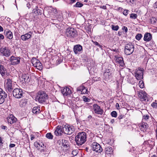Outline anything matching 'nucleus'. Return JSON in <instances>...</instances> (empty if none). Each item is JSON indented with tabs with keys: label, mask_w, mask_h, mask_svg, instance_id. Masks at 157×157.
I'll list each match as a JSON object with an SVG mask.
<instances>
[{
	"label": "nucleus",
	"mask_w": 157,
	"mask_h": 157,
	"mask_svg": "<svg viewBox=\"0 0 157 157\" xmlns=\"http://www.w3.org/2000/svg\"><path fill=\"white\" fill-rule=\"evenodd\" d=\"M7 73V70L5 66L2 65V63L0 65V73L2 76L5 75V74Z\"/></svg>",
	"instance_id": "aec40b11"
},
{
	"label": "nucleus",
	"mask_w": 157,
	"mask_h": 157,
	"mask_svg": "<svg viewBox=\"0 0 157 157\" xmlns=\"http://www.w3.org/2000/svg\"><path fill=\"white\" fill-rule=\"evenodd\" d=\"M66 35L69 37L74 38L77 35V33L75 29L74 28H69L67 29Z\"/></svg>",
	"instance_id": "423d86ee"
},
{
	"label": "nucleus",
	"mask_w": 157,
	"mask_h": 157,
	"mask_svg": "<svg viewBox=\"0 0 157 157\" xmlns=\"http://www.w3.org/2000/svg\"><path fill=\"white\" fill-rule=\"evenodd\" d=\"M83 100L84 101L86 102H89L90 101V99L85 96L83 97Z\"/></svg>",
	"instance_id": "c03bdc74"
},
{
	"label": "nucleus",
	"mask_w": 157,
	"mask_h": 157,
	"mask_svg": "<svg viewBox=\"0 0 157 157\" xmlns=\"http://www.w3.org/2000/svg\"><path fill=\"white\" fill-rule=\"evenodd\" d=\"M83 6V4L79 2H78L76 3V4L75 5H74V6L77 7H81L82 6Z\"/></svg>",
	"instance_id": "c9c22d12"
},
{
	"label": "nucleus",
	"mask_w": 157,
	"mask_h": 157,
	"mask_svg": "<svg viewBox=\"0 0 157 157\" xmlns=\"http://www.w3.org/2000/svg\"><path fill=\"white\" fill-rule=\"evenodd\" d=\"M21 78L22 81H24L25 82L27 83L29 82L30 80L29 75L25 74H22Z\"/></svg>",
	"instance_id": "b1692460"
},
{
	"label": "nucleus",
	"mask_w": 157,
	"mask_h": 157,
	"mask_svg": "<svg viewBox=\"0 0 157 157\" xmlns=\"http://www.w3.org/2000/svg\"><path fill=\"white\" fill-rule=\"evenodd\" d=\"M128 10H124L123 12V14L125 15V16H126L127 15V14H128Z\"/></svg>",
	"instance_id": "de8ad7c7"
},
{
	"label": "nucleus",
	"mask_w": 157,
	"mask_h": 157,
	"mask_svg": "<svg viewBox=\"0 0 157 157\" xmlns=\"http://www.w3.org/2000/svg\"><path fill=\"white\" fill-rule=\"evenodd\" d=\"M129 1L130 3H133L135 1V0H129Z\"/></svg>",
	"instance_id": "bf43d9fd"
},
{
	"label": "nucleus",
	"mask_w": 157,
	"mask_h": 157,
	"mask_svg": "<svg viewBox=\"0 0 157 157\" xmlns=\"http://www.w3.org/2000/svg\"><path fill=\"white\" fill-rule=\"evenodd\" d=\"M116 61L120 64V65L121 67H124L125 65L123 61V58L122 57H118L116 58Z\"/></svg>",
	"instance_id": "cd10ccee"
},
{
	"label": "nucleus",
	"mask_w": 157,
	"mask_h": 157,
	"mask_svg": "<svg viewBox=\"0 0 157 157\" xmlns=\"http://www.w3.org/2000/svg\"><path fill=\"white\" fill-rule=\"evenodd\" d=\"M112 29L113 30L115 31H117L119 29V26L118 25H116L115 26L114 25H111Z\"/></svg>",
	"instance_id": "4c0bfd02"
},
{
	"label": "nucleus",
	"mask_w": 157,
	"mask_h": 157,
	"mask_svg": "<svg viewBox=\"0 0 157 157\" xmlns=\"http://www.w3.org/2000/svg\"><path fill=\"white\" fill-rule=\"evenodd\" d=\"M72 3H74L76 2V0H70Z\"/></svg>",
	"instance_id": "e2e57ef3"
},
{
	"label": "nucleus",
	"mask_w": 157,
	"mask_h": 157,
	"mask_svg": "<svg viewBox=\"0 0 157 157\" xmlns=\"http://www.w3.org/2000/svg\"><path fill=\"white\" fill-rule=\"evenodd\" d=\"M10 60L11 61V64L13 65L18 64L20 62V58L13 56L10 57Z\"/></svg>",
	"instance_id": "2eb2a0df"
},
{
	"label": "nucleus",
	"mask_w": 157,
	"mask_h": 157,
	"mask_svg": "<svg viewBox=\"0 0 157 157\" xmlns=\"http://www.w3.org/2000/svg\"><path fill=\"white\" fill-rule=\"evenodd\" d=\"M143 72L144 70L140 68H139L136 71L135 73V76L137 80H140L143 78Z\"/></svg>",
	"instance_id": "9b49d317"
},
{
	"label": "nucleus",
	"mask_w": 157,
	"mask_h": 157,
	"mask_svg": "<svg viewBox=\"0 0 157 157\" xmlns=\"http://www.w3.org/2000/svg\"><path fill=\"white\" fill-rule=\"evenodd\" d=\"M31 140H33L34 138L35 137L33 135H31Z\"/></svg>",
	"instance_id": "4d7b16f0"
},
{
	"label": "nucleus",
	"mask_w": 157,
	"mask_h": 157,
	"mask_svg": "<svg viewBox=\"0 0 157 157\" xmlns=\"http://www.w3.org/2000/svg\"><path fill=\"white\" fill-rule=\"evenodd\" d=\"M34 146L38 149H40V147H42L44 146V144L42 142H36L34 143Z\"/></svg>",
	"instance_id": "c756f323"
},
{
	"label": "nucleus",
	"mask_w": 157,
	"mask_h": 157,
	"mask_svg": "<svg viewBox=\"0 0 157 157\" xmlns=\"http://www.w3.org/2000/svg\"><path fill=\"white\" fill-rule=\"evenodd\" d=\"M63 139L59 140L58 141V143L62 146Z\"/></svg>",
	"instance_id": "49530a36"
},
{
	"label": "nucleus",
	"mask_w": 157,
	"mask_h": 157,
	"mask_svg": "<svg viewBox=\"0 0 157 157\" xmlns=\"http://www.w3.org/2000/svg\"><path fill=\"white\" fill-rule=\"evenodd\" d=\"M62 93L64 96H67L69 95H70L71 91L70 89L68 87H66L63 88L61 90Z\"/></svg>",
	"instance_id": "dca6fc26"
},
{
	"label": "nucleus",
	"mask_w": 157,
	"mask_h": 157,
	"mask_svg": "<svg viewBox=\"0 0 157 157\" xmlns=\"http://www.w3.org/2000/svg\"><path fill=\"white\" fill-rule=\"evenodd\" d=\"M53 136L51 133H48L46 134V137L49 139H52Z\"/></svg>",
	"instance_id": "f704fd0d"
},
{
	"label": "nucleus",
	"mask_w": 157,
	"mask_h": 157,
	"mask_svg": "<svg viewBox=\"0 0 157 157\" xmlns=\"http://www.w3.org/2000/svg\"><path fill=\"white\" fill-rule=\"evenodd\" d=\"M62 128L61 126H58L55 132V133L56 136L61 135L63 133Z\"/></svg>",
	"instance_id": "4be33fe9"
},
{
	"label": "nucleus",
	"mask_w": 157,
	"mask_h": 157,
	"mask_svg": "<svg viewBox=\"0 0 157 157\" xmlns=\"http://www.w3.org/2000/svg\"><path fill=\"white\" fill-rule=\"evenodd\" d=\"M5 88L7 92L11 93L13 89V86L12 85V81L9 78H7L5 83Z\"/></svg>",
	"instance_id": "39448f33"
},
{
	"label": "nucleus",
	"mask_w": 157,
	"mask_h": 157,
	"mask_svg": "<svg viewBox=\"0 0 157 157\" xmlns=\"http://www.w3.org/2000/svg\"><path fill=\"white\" fill-rule=\"evenodd\" d=\"M152 38L151 35L150 33H146L144 35V40L145 41H149Z\"/></svg>",
	"instance_id": "393cba45"
},
{
	"label": "nucleus",
	"mask_w": 157,
	"mask_h": 157,
	"mask_svg": "<svg viewBox=\"0 0 157 157\" xmlns=\"http://www.w3.org/2000/svg\"><path fill=\"white\" fill-rule=\"evenodd\" d=\"M0 52L3 56L6 57H9L11 54L10 50L8 48L2 47L0 49Z\"/></svg>",
	"instance_id": "1a4fd4ad"
},
{
	"label": "nucleus",
	"mask_w": 157,
	"mask_h": 157,
	"mask_svg": "<svg viewBox=\"0 0 157 157\" xmlns=\"http://www.w3.org/2000/svg\"><path fill=\"white\" fill-rule=\"evenodd\" d=\"M139 86L140 88H143L144 87V84L143 82L140 81L139 82Z\"/></svg>",
	"instance_id": "ea45409f"
},
{
	"label": "nucleus",
	"mask_w": 157,
	"mask_h": 157,
	"mask_svg": "<svg viewBox=\"0 0 157 157\" xmlns=\"http://www.w3.org/2000/svg\"><path fill=\"white\" fill-rule=\"evenodd\" d=\"M78 91H81V93L82 94L87 93V89L84 86H82L78 87L77 88Z\"/></svg>",
	"instance_id": "bb28decb"
},
{
	"label": "nucleus",
	"mask_w": 157,
	"mask_h": 157,
	"mask_svg": "<svg viewBox=\"0 0 157 157\" xmlns=\"http://www.w3.org/2000/svg\"><path fill=\"white\" fill-rule=\"evenodd\" d=\"M151 105L152 107H153L154 108H156L157 107V102L155 103V102H153L151 104Z\"/></svg>",
	"instance_id": "a18cd8bd"
},
{
	"label": "nucleus",
	"mask_w": 157,
	"mask_h": 157,
	"mask_svg": "<svg viewBox=\"0 0 157 157\" xmlns=\"http://www.w3.org/2000/svg\"><path fill=\"white\" fill-rule=\"evenodd\" d=\"M114 122V119H112L111 121V122L112 124Z\"/></svg>",
	"instance_id": "0e129e2a"
},
{
	"label": "nucleus",
	"mask_w": 157,
	"mask_h": 157,
	"mask_svg": "<svg viewBox=\"0 0 157 157\" xmlns=\"http://www.w3.org/2000/svg\"><path fill=\"white\" fill-rule=\"evenodd\" d=\"M124 117V115L121 114V115L118 116V118L120 120L121 119H122Z\"/></svg>",
	"instance_id": "8fccbe9b"
},
{
	"label": "nucleus",
	"mask_w": 157,
	"mask_h": 157,
	"mask_svg": "<svg viewBox=\"0 0 157 157\" xmlns=\"http://www.w3.org/2000/svg\"><path fill=\"white\" fill-rule=\"evenodd\" d=\"M82 47L80 44H77L74 46L73 51L75 54H79L82 52Z\"/></svg>",
	"instance_id": "4468645a"
},
{
	"label": "nucleus",
	"mask_w": 157,
	"mask_h": 157,
	"mask_svg": "<svg viewBox=\"0 0 157 157\" xmlns=\"http://www.w3.org/2000/svg\"><path fill=\"white\" fill-rule=\"evenodd\" d=\"M62 127L63 132L67 134L70 135L75 131V127L73 126L68 125H63Z\"/></svg>",
	"instance_id": "20e7f679"
},
{
	"label": "nucleus",
	"mask_w": 157,
	"mask_h": 157,
	"mask_svg": "<svg viewBox=\"0 0 157 157\" xmlns=\"http://www.w3.org/2000/svg\"><path fill=\"white\" fill-rule=\"evenodd\" d=\"M7 94L3 90L0 92V104H2L4 102L5 98L7 97Z\"/></svg>",
	"instance_id": "a211bd4d"
},
{
	"label": "nucleus",
	"mask_w": 157,
	"mask_h": 157,
	"mask_svg": "<svg viewBox=\"0 0 157 157\" xmlns=\"http://www.w3.org/2000/svg\"><path fill=\"white\" fill-rule=\"evenodd\" d=\"M92 42L93 43V44L96 46H98L99 48H102V46L101 45L99 44L97 42V41H94L93 40L92 41Z\"/></svg>",
	"instance_id": "a19ab883"
},
{
	"label": "nucleus",
	"mask_w": 157,
	"mask_h": 157,
	"mask_svg": "<svg viewBox=\"0 0 157 157\" xmlns=\"http://www.w3.org/2000/svg\"><path fill=\"white\" fill-rule=\"evenodd\" d=\"M118 34L119 35H121V32H120V31H119L118 33Z\"/></svg>",
	"instance_id": "69168bd1"
},
{
	"label": "nucleus",
	"mask_w": 157,
	"mask_h": 157,
	"mask_svg": "<svg viewBox=\"0 0 157 157\" xmlns=\"http://www.w3.org/2000/svg\"><path fill=\"white\" fill-rule=\"evenodd\" d=\"M116 107L117 109H120V106L119 104L118 103H117L116 105Z\"/></svg>",
	"instance_id": "3c124183"
},
{
	"label": "nucleus",
	"mask_w": 157,
	"mask_h": 157,
	"mask_svg": "<svg viewBox=\"0 0 157 157\" xmlns=\"http://www.w3.org/2000/svg\"><path fill=\"white\" fill-rule=\"evenodd\" d=\"M42 12V9L40 7L39 8L37 6H36L35 8L33 10V12L37 15H41Z\"/></svg>",
	"instance_id": "6ab92c4d"
},
{
	"label": "nucleus",
	"mask_w": 157,
	"mask_h": 157,
	"mask_svg": "<svg viewBox=\"0 0 157 157\" xmlns=\"http://www.w3.org/2000/svg\"><path fill=\"white\" fill-rule=\"evenodd\" d=\"M32 33L31 32H29L25 35H22L21 36V39L24 41H25L30 38L31 37Z\"/></svg>",
	"instance_id": "412c9836"
},
{
	"label": "nucleus",
	"mask_w": 157,
	"mask_h": 157,
	"mask_svg": "<svg viewBox=\"0 0 157 157\" xmlns=\"http://www.w3.org/2000/svg\"><path fill=\"white\" fill-rule=\"evenodd\" d=\"M48 98V95L44 91H39L37 93L36 98V101L40 103H42L45 102Z\"/></svg>",
	"instance_id": "f03ea898"
},
{
	"label": "nucleus",
	"mask_w": 157,
	"mask_h": 157,
	"mask_svg": "<svg viewBox=\"0 0 157 157\" xmlns=\"http://www.w3.org/2000/svg\"><path fill=\"white\" fill-rule=\"evenodd\" d=\"M68 146L69 145L67 140L63 139L62 146L65 148H66L68 147Z\"/></svg>",
	"instance_id": "473e14b6"
},
{
	"label": "nucleus",
	"mask_w": 157,
	"mask_h": 157,
	"mask_svg": "<svg viewBox=\"0 0 157 157\" xmlns=\"http://www.w3.org/2000/svg\"><path fill=\"white\" fill-rule=\"evenodd\" d=\"M93 109L96 114L102 115L104 111L103 109L97 104H95L93 105Z\"/></svg>",
	"instance_id": "9d476101"
},
{
	"label": "nucleus",
	"mask_w": 157,
	"mask_h": 157,
	"mask_svg": "<svg viewBox=\"0 0 157 157\" xmlns=\"http://www.w3.org/2000/svg\"><path fill=\"white\" fill-rule=\"evenodd\" d=\"M92 149L96 152H101L102 151V149L100 145L96 142H94L92 144Z\"/></svg>",
	"instance_id": "f8f14e48"
},
{
	"label": "nucleus",
	"mask_w": 157,
	"mask_h": 157,
	"mask_svg": "<svg viewBox=\"0 0 157 157\" xmlns=\"http://www.w3.org/2000/svg\"><path fill=\"white\" fill-rule=\"evenodd\" d=\"M111 114L113 117H117V113L116 111H114L111 113Z\"/></svg>",
	"instance_id": "79ce46f5"
},
{
	"label": "nucleus",
	"mask_w": 157,
	"mask_h": 157,
	"mask_svg": "<svg viewBox=\"0 0 157 157\" xmlns=\"http://www.w3.org/2000/svg\"><path fill=\"white\" fill-rule=\"evenodd\" d=\"M134 50V47L133 44L131 43H129L125 45L124 53L127 55H129L132 53Z\"/></svg>",
	"instance_id": "7ed1b4c3"
},
{
	"label": "nucleus",
	"mask_w": 157,
	"mask_h": 157,
	"mask_svg": "<svg viewBox=\"0 0 157 157\" xmlns=\"http://www.w3.org/2000/svg\"><path fill=\"white\" fill-rule=\"evenodd\" d=\"M1 128L2 129L4 130H6L7 127L5 126L2 125L1 126Z\"/></svg>",
	"instance_id": "603ef678"
},
{
	"label": "nucleus",
	"mask_w": 157,
	"mask_h": 157,
	"mask_svg": "<svg viewBox=\"0 0 157 157\" xmlns=\"http://www.w3.org/2000/svg\"><path fill=\"white\" fill-rule=\"evenodd\" d=\"M155 5L156 6V8H157V2L155 3Z\"/></svg>",
	"instance_id": "338daca9"
},
{
	"label": "nucleus",
	"mask_w": 157,
	"mask_h": 157,
	"mask_svg": "<svg viewBox=\"0 0 157 157\" xmlns=\"http://www.w3.org/2000/svg\"><path fill=\"white\" fill-rule=\"evenodd\" d=\"M7 119L8 123L10 124H13L17 121V118L12 114H11L8 117Z\"/></svg>",
	"instance_id": "f3484780"
},
{
	"label": "nucleus",
	"mask_w": 157,
	"mask_h": 157,
	"mask_svg": "<svg viewBox=\"0 0 157 157\" xmlns=\"http://www.w3.org/2000/svg\"><path fill=\"white\" fill-rule=\"evenodd\" d=\"M138 97L140 98L141 101H146L147 98V94L144 91H138Z\"/></svg>",
	"instance_id": "ddd939ff"
},
{
	"label": "nucleus",
	"mask_w": 157,
	"mask_h": 157,
	"mask_svg": "<svg viewBox=\"0 0 157 157\" xmlns=\"http://www.w3.org/2000/svg\"><path fill=\"white\" fill-rule=\"evenodd\" d=\"M86 140V134L83 132L78 133L75 137V141L78 146L82 145Z\"/></svg>",
	"instance_id": "f257e3e1"
},
{
	"label": "nucleus",
	"mask_w": 157,
	"mask_h": 157,
	"mask_svg": "<svg viewBox=\"0 0 157 157\" xmlns=\"http://www.w3.org/2000/svg\"><path fill=\"white\" fill-rule=\"evenodd\" d=\"M142 37V35L140 33H138L136 36V39L138 40H140Z\"/></svg>",
	"instance_id": "e433bc0d"
},
{
	"label": "nucleus",
	"mask_w": 157,
	"mask_h": 157,
	"mask_svg": "<svg viewBox=\"0 0 157 157\" xmlns=\"http://www.w3.org/2000/svg\"><path fill=\"white\" fill-rule=\"evenodd\" d=\"M3 31V29L2 27L0 25V32H2Z\"/></svg>",
	"instance_id": "13d9d810"
},
{
	"label": "nucleus",
	"mask_w": 157,
	"mask_h": 157,
	"mask_svg": "<svg viewBox=\"0 0 157 157\" xmlns=\"http://www.w3.org/2000/svg\"><path fill=\"white\" fill-rule=\"evenodd\" d=\"M32 63L33 66L36 67L37 69L39 70H42L43 66L42 64L38 59L35 58H33L32 59Z\"/></svg>",
	"instance_id": "0eeeda50"
},
{
	"label": "nucleus",
	"mask_w": 157,
	"mask_h": 157,
	"mask_svg": "<svg viewBox=\"0 0 157 157\" xmlns=\"http://www.w3.org/2000/svg\"><path fill=\"white\" fill-rule=\"evenodd\" d=\"M5 36L6 37L10 40L12 39L13 38L12 33L10 30H7L5 32Z\"/></svg>",
	"instance_id": "a878e982"
},
{
	"label": "nucleus",
	"mask_w": 157,
	"mask_h": 157,
	"mask_svg": "<svg viewBox=\"0 0 157 157\" xmlns=\"http://www.w3.org/2000/svg\"><path fill=\"white\" fill-rule=\"evenodd\" d=\"M15 144H10V145L9 147H13L15 146Z\"/></svg>",
	"instance_id": "5fc2aeb1"
},
{
	"label": "nucleus",
	"mask_w": 157,
	"mask_h": 157,
	"mask_svg": "<svg viewBox=\"0 0 157 157\" xmlns=\"http://www.w3.org/2000/svg\"><path fill=\"white\" fill-rule=\"evenodd\" d=\"M152 157H157V156L155 155H153L152 156Z\"/></svg>",
	"instance_id": "774afa93"
},
{
	"label": "nucleus",
	"mask_w": 157,
	"mask_h": 157,
	"mask_svg": "<svg viewBox=\"0 0 157 157\" xmlns=\"http://www.w3.org/2000/svg\"><path fill=\"white\" fill-rule=\"evenodd\" d=\"M27 102V100L24 99L21 100L20 102V104L21 106H25Z\"/></svg>",
	"instance_id": "7c9ffc66"
},
{
	"label": "nucleus",
	"mask_w": 157,
	"mask_h": 157,
	"mask_svg": "<svg viewBox=\"0 0 157 157\" xmlns=\"http://www.w3.org/2000/svg\"><path fill=\"white\" fill-rule=\"evenodd\" d=\"M92 117L91 115H89L88 117V119H90L92 118Z\"/></svg>",
	"instance_id": "680f3d73"
},
{
	"label": "nucleus",
	"mask_w": 157,
	"mask_h": 157,
	"mask_svg": "<svg viewBox=\"0 0 157 157\" xmlns=\"http://www.w3.org/2000/svg\"><path fill=\"white\" fill-rule=\"evenodd\" d=\"M148 127L147 124L144 122H142L140 126V128L141 131L143 132H145L146 131L147 128Z\"/></svg>",
	"instance_id": "5701e85b"
},
{
	"label": "nucleus",
	"mask_w": 157,
	"mask_h": 157,
	"mask_svg": "<svg viewBox=\"0 0 157 157\" xmlns=\"http://www.w3.org/2000/svg\"><path fill=\"white\" fill-rule=\"evenodd\" d=\"M137 15L136 14L132 13L130 15V18L134 19H136L137 17Z\"/></svg>",
	"instance_id": "58836bf2"
},
{
	"label": "nucleus",
	"mask_w": 157,
	"mask_h": 157,
	"mask_svg": "<svg viewBox=\"0 0 157 157\" xmlns=\"http://www.w3.org/2000/svg\"><path fill=\"white\" fill-rule=\"evenodd\" d=\"M4 38V36L2 34H0V40H3Z\"/></svg>",
	"instance_id": "864d4df0"
},
{
	"label": "nucleus",
	"mask_w": 157,
	"mask_h": 157,
	"mask_svg": "<svg viewBox=\"0 0 157 157\" xmlns=\"http://www.w3.org/2000/svg\"><path fill=\"white\" fill-rule=\"evenodd\" d=\"M32 112L34 114H36L39 113L40 112V107L39 106L34 107L33 109Z\"/></svg>",
	"instance_id": "c85d7f7f"
},
{
	"label": "nucleus",
	"mask_w": 157,
	"mask_h": 157,
	"mask_svg": "<svg viewBox=\"0 0 157 157\" xmlns=\"http://www.w3.org/2000/svg\"><path fill=\"white\" fill-rule=\"evenodd\" d=\"M149 118V115H144L143 117L142 120L143 121H147V120H148Z\"/></svg>",
	"instance_id": "37998d69"
},
{
	"label": "nucleus",
	"mask_w": 157,
	"mask_h": 157,
	"mask_svg": "<svg viewBox=\"0 0 157 157\" xmlns=\"http://www.w3.org/2000/svg\"><path fill=\"white\" fill-rule=\"evenodd\" d=\"M112 148L109 147H107L105 148V153L107 154H110L113 152Z\"/></svg>",
	"instance_id": "2f4dec72"
},
{
	"label": "nucleus",
	"mask_w": 157,
	"mask_h": 157,
	"mask_svg": "<svg viewBox=\"0 0 157 157\" xmlns=\"http://www.w3.org/2000/svg\"><path fill=\"white\" fill-rule=\"evenodd\" d=\"M150 20L151 23L152 24H155L157 21V19L155 17H151Z\"/></svg>",
	"instance_id": "72a5a7b5"
},
{
	"label": "nucleus",
	"mask_w": 157,
	"mask_h": 157,
	"mask_svg": "<svg viewBox=\"0 0 157 157\" xmlns=\"http://www.w3.org/2000/svg\"><path fill=\"white\" fill-rule=\"evenodd\" d=\"M123 30H124L125 33H127L128 31V28L126 26H123L122 28Z\"/></svg>",
	"instance_id": "09e8293b"
},
{
	"label": "nucleus",
	"mask_w": 157,
	"mask_h": 157,
	"mask_svg": "<svg viewBox=\"0 0 157 157\" xmlns=\"http://www.w3.org/2000/svg\"><path fill=\"white\" fill-rule=\"evenodd\" d=\"M26 6L29 9L31 8V5L29 3H28L26 4Z\"/></svg>",
	"instance_id": "6e6d98bb"
},
{
	"label": "nucleus",
	"mask_w": 157,
	"mask_h": 157,
	"mask_svg": "<svg viewBox=\"0 0 157 157\" xmlns=\"http://www.w3.org/2000/svg\"><path fill=\"white\" fill-rule=\"evenodd\" d=\"M2 139L1 137H0V146L2 145Z\"/></svg>",
	"instance_id": "052dcab7"
},
{
	"label": "nucleus",
	"mask_w": 157,
	"mask_h": 157,
	"mask_svg": "<svg viewBox=\"0 0 157 157\" xmlns=\"http://www.w3.org/2000/svg\"><path fill=\"white\" fill-rule=\"evenodd\" d=\"M13 96L17 98H21L23 96V92L22 89L15 88L13 91Z\"/></svg>",
	"instance_id": "6e6552de"
}]
</instances>
